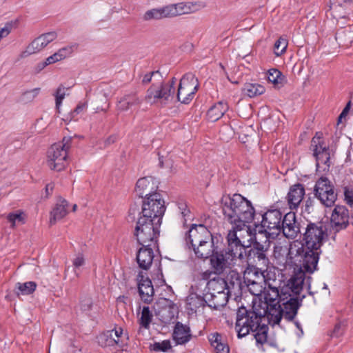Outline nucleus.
Wrapping results in <instances>:
<instances>
[{"mask_svg":"<svg viewBox=\"0 0 353 353\" xmlns=\"http://www.w3.org/2000/svg\"><path fill=\"white\" fill-rule=\"evenodd\" d=\"M263 266L260 268L257 266H249L244 272L243 279L245 283L255 282V281H264L265 276L263 275L264 271Z\"/></svg>","mask_w":353,"mask_h":353,"instance_id":"nucleus-27","label":"nucleus"},{"mask_svg":"<svg viewBox=\"0 0 353 353\" xmlns=\"http://www.w3.org/2000/svg\"><path fill=\"white\" fill-rule=\"evenodd\" d=\"M154 246H142L137 254V261L139 267L143 270H148L154 259Z\"/></svg>","mask_w":353,"mask_h":353,"instance_id":"nucleus-24","label":"nucleus"},{"mask_svg":"<svg viewBox=\"0 0 353 353\" xmlns=\"http://www.w3.org/2000/svg\"><path fill=\"white\" fill-rule=\"evenodd\" d=\"M39 91L40 88H34L25 92L22 95V100L26 103L33 101L39 94Z\"/></svg>","mask_w":353,"mask_h":353,"instance_id":"nucleus-52","label":"nucleus"},{"mask_svg":"<svg viewBox=\"0 0 353 353\" xmlns=\"http://www.w3.org/2000/svg\"><path fill=\"white\" fill-rule=\"evenodd\" d=\"M343 325L341 323H337L335 325L334 330H332L331 336L334 337H339L343 334Z\"/></svg>","mask_w":353,"mask_h":353,"instance_id":"nucleus-59","label":"nucleus"},{"mask_svg":"<svg viewBox=\"0 0 353 353\" xmlns=\"http://www.w3.org/2000/svg\"><path fill=\"white\" fill-rule=\"evenodd\" d=\"M221 208L225 221L236 229L243 228L253 219L255 210L251 202L239 194L222 199Z\"/></svg>","mask_w":353,"mask_h":353,"instance_id":"nucleus-3","label":"nucleus"},{"mask_svg":"<svg viewBox=\"0 0 353 353\" xmlns=\"http://www.w3.org/2000/svg\"><path fill=\"white\" fill-rule=\"evenodd\" d=\"M199 88V82L192 73L184 74L180 79L177 92L175 95L176 101L188 104L194 97Z\"/></svg>","mask_w":353,"mask_h":353,"instance_id":"nucleus-11","label":"nucleus"},{"mask_svg":"<svg viewBox=\"0 0 353 353\" xmlns=\"http://www.w3.org/2000/svg\"><path fill=\"white\" fill-rule=\"evenodd\" d=\"M288 47V41L285 39L280 37L274 43V52L276 56H281L285 52Z\"/></svg>","mask_w":353,"mask_h":353,"instance_id":"nucleus-47","label":"nucleus"},{"mask_svg":"<svg viewBox=\"0 0 353 353\" xmlns=\"http://www.w3.org/2000/svg\"><path fill=\"white\" fill-rule=\"evenodd\" d=\"M156 75H159V71L152 72L150 73H148V74H145L143 78V80H142L143 83H148L149 82L151 81L152 77L153 76H156Z\"/></svg>","mask_w":353,"mask_h":353,"instance_id":"nucleus-63","label":"nucleus"},{"mask_svg":"<svg viewBox=\"0 0 353 353\" xmlns=\"http://www.w3.org/2000/svg\"><path fill=\"white\" fill-rule=\"evenodd\" d=\"M7 219L11 223V227L14 228L17 223H24L25 216L22 211L17 210L9 213L7 216Z\"/></svg>","mask_w":353,"mask_h":353,"instance_id":"nucleus-46","label":"nucleus"},{"mask_svg":"<svg viewBox=\"0 0 353 353\" xmlns=\"http://www.w3.org/2000/svg\"><path fill=\"white\" fill-rule=\"evenodd\" d=\"M61 61L59 57V55H57V52L54 53L52 55L48 57L46 59V64L48 65L50 64H52V63H54L56 62H58Z\"/></svg>","mask_w":353,"mask_h":353,"instance_id":"nucleus-61","label":"nucleus"},{"mask_svg":"<svg viewBox=\"0 0 353 353\" xmlns=\"http://www.w3.org/2000/svg\"><path fill=\"white\" fill-rule=\"evenodd\" d=\"M11 28L10 26H6L3 28H0V41L6 37L10 33Z\"/></svg>","mask_w":353,"mask_h":353,"instance_id":"nucleus-62","label":"nucleus"},{"mask_svg":"<svg viewBox=\"0 0 353 353\" xmlns=\"http://www.w3.org/2000/svg\"><path fill=\"white\" fill-rule=\"evenodd\" d=\"M168 18H173L183 14H188L198 12L204 8L205 4L201 1L179 2L166 5Z\"/></svg>","mask_w":353,"mask_h":353,"instance_id":"nucleus-14","label":"nucleus"},{"mask_svg":"<svg viewBox=\"0 0 353 353\" xmlns=\"http://www.w3.org/2000/svg\"><path fill=\"white\" fill-rule=\"evenodd\" d=\"M172 338L177 345L187 343L192 338L190 327L181 322H177L173 330Z\"/></svg>","mask_w":353,"mask_h":353,"instance_id":"nucleus-23","label":"nucleus"},{"mask_svg":"<svg viewBox=\"0 0 353 353\" xmlns=\"http://www.w3.org/2000/svg\"><path fill=\"white\" fill-rule=\"evenodd\" d=\"M152 318L153 314L150 310L149 307L144 306L142 309L141 317L139 320L140 325L145 329H149Z\"/></svg>","mask_w":353,"mask_h":353,"instance_id":"nucleus-41","label":"nucleus"},{"mask_svg":"<svg viewBox=\"0 0 353 353\" xmlns=\"http://www.w3.org/2000/svg\"><path fill=\"white\" fill-rule=\"evenodd\" d=\"M157 185L151 176H146L139 179L136 183L135 192L141 198H146L157 192Z\"/></svg>","mask_w":353,"mask_h":353,"instance_id":"nucleus-20","label":"nucleus"},{"mask_svg":"<svg viewBox=\"0 0 353 353\" xmlns=\"http://www.w3.org/2000/svg\"><path fill=\"white\" fill-rule=\"evenodd\" d=\"M283 214L280 210L271 209L262 214V220L256 228H261L259 233H265L268 238H275L281 233V225L283 219Z\"/></svg>","mask_w":353,"mask_h":353,"instance_id":"nucleus-10","label":"nucleus"},{"mask_svg":"<svg viewBox=\"0 0 353 353\" xmlns=\"http://www.w3.org/2000/svg\"><path fill=\"white\" fill-rule=\"evenodd\" d=\"M305 273L297 271L281 288V301L276 307L272 308L270 316L274 323H279L282 318L292 321L295 318L303 299L305 295H301L303 288Z\"/></svg>","mask_w":353,"mask_h":353,"instance_id":"nucleus-2","label":"nucleus"},{"mask_svg":"<svg viewBox=\"0 0 353 353\" xmlns=\"http://www.w3.org/2000/svg\"><path fill=\"white\" fill-rule=\"evenodd\" d=\"M41 42L39 37L36 38L26 48V50L22 52L21 57H26L30 54L37 53L41 50L45 46Z\"/></svg>","mask_w":353,"mask_h":353,"instance_id":"nucleus-40","label":"nucleus"},{"mask_svg":"<svg viewBox=\"0 0 353 353\" xmlns=\"http://www.w3.org/2000/svg\"><path fill=\"white\" fill-rule=\"evenodd\" d=\"M176 82L175 77L168 82L159 84H152L148 89L145 101L150 104H159L161 106L172 105L176 102L175 88Z\"/></svg>","mask_w":353,"mask_h":353,"instance_id":"nucleus-5","label":"nucleus"},{"mask_svg":"<svg viewBox=\"0 0 353 353\" xmlns=\"http://www.w3.org/2000/svg\"><path fill=\"white\" fill-rule=\"evenodd\" d=\"M228 110V103L226 102L219 101L208 110L207 112L208 119L210 121L215 122L221 119Z\"/></svg>","mask_w":353,"mask_h":353,"instance_id":"nucleus-30","label":"nucleus"},{"mask_svg":"<svg viewBox=\"0 0 353 353\" xmlns=\"http://www.w3.org/2000/svg\"><path fill=\"white\" fill-rule=\"evenodd\" d=\"M259 223H257V225ZM257 230L259 231V230H261V228H256V224H255V228L252 229V228H251V227L250 225H248L247 223H245V226L243 227V228L236 229V228H234V227H232V229L230 230L228 232L233 231L236 234V235L238 236V239H239V241L242 243L241 239L244 237L242 232H246L247 234L250 237V240H252L253 238L255 237L256 232Z\"/></svg>","mask_w":353,"mask_h":353,"instance_id":"nucleus-39","label":"nucleus"},{"mask_svg":"<svg viewBox=\"0 0 353 353\" xmlns=\"http://www.w3.org/2000/svg\"><path fill=\"white\" fill-rule=\"evenodd\" d=\"M250 292L254 296H260L266 290L265 281L245 283Z\"/></svg>","mask_w":353,"mask_h":353,"instance_id":"nucleus-44","label":"nucleus"},{"mask_svg":"<svg viewBox=\"0 0 353 353\" xmlns=\"http://www.w3.org/2000/svg\"><path fill=\"white\" fill-rule=\"evenodd\" d=\"M68 213V203L65 199H61L50 212V224L54 225L64 218Z\"/></svg>","mask_w":353,"mask_h":353,"instance_id":"nucleus-25","label":"nucleus"},{"mask_svg":"<svg viewBox=\"0 0 353 353\" xmlns=\"http://www.w3.org/2000/svg\"><path fill=\"white\" fill-rule=\"evenodd\" d=\"M171 347L172 346L169 340H164L161 342H155L150 345V349L154 352H165L171 349Z\"/></svg>","mask_w":353,"mask_h":353,"instance_id":"nucleus-49","label":"nucleus"},{"mask_svg":"<svg viewBox=\"0 0 353 353\" xmlns=\"http://www.w3.org/2000/svg\"><path fill=\"white\" fill-rule=\"evenodd\" d=\"M265 91V87L257 83H246L243 88V94L249 97H255L261 95Z\"/></svg>","mask_w":353,"mask_h":353,"instance_id":"nucleus-34","label":"nucleus"},{"mask_svg":"<svg viewBox=\"0 0 353 353\" xmlns=\"http://www.w3.org/2000/svg\"><path fill=\"white\" fill-rule=\"evenodd\" d=\"M109 330L102 333L98 337V343L103 347H111L119 345Z\"/></svg>","mask_w":353,"mask_h":353,"instance_id":"nucleus-42","label":"nucleus"},{"mask_svg":"<svg viewBox=\"0 0 353 353\" xmlns=\"http://www.w3.org/2000/svg\"><path fill=\"white\" fill-rule=\"evenodd\" d=\"M350 108H351V101H349L347 103V105H345V107L344 108V109L343 110V111L341 112V113L340 114V115L339 116L338 120H337V125L342 123L343 122V119L345 120V118L347 116Z\"/></svg>","mask_w":353,"mask_h":353,"instance_id":"nucleus-55","label":"nucleus"},{"mask_svg":"<svg viewBox=\"0 0 353 353\" xmlns=\"http://www.w3.org/2000/svg\"><path fill=\"white\" fill-rule=\"evenodd\" d=\"M210 341L212 346L214 348L216 353H229L228 345L222 343L221 336L218 333L212 334Z\"/></svg>","mask_w":353,"mask_h":353,"instance_id":"nucleus-36","label":"nucleus"},{"mask_svg":"<svg viewBox=\"0 0 353 353\" xmlns=\"http://www.w3.org/2000/svg\"><path fill=\"white\" fill-rule=\"evenodd\" d=\"M57 37L56 32H49L39 37L43 46L46 47L48 43L54 41Z\"/></svg>","mask_w":353,"mask_h":353,"instance_id":"nucleus-53","label":"nucleus"},{"mask_svg":"<svg viewBox=\"0 0 353 353\" xmlns=\"http://www.w3.org/2000/svg\"><path fill=\"white\" fill-rule=\"evenodd\" d=\"M138 291L141 299L146 303H150L153 300L154 288L151 280L145 277L143 272L137 275Z\"/></svg>","mask_w":353,"mask_h":353,"instance_id":"nucleus-19","label":"nucleus"},{"mask_svg":"<svg viewBox=\"0 0 353 353\" xmlns=\"http://www.w3.org/2000/svg\"><path fill=\"white\" fill-rule=\"evenodd\" d=\"M37 288V283L33 281L25 283L18 282L15 284L14 292L17 296L28 295L34 292Z\"/></svg>","mask_w":353,"mask_h":353,"instance_id":"nucleus-35","label":"nucleus"},{"mask_svg":"<svg viewBox=\"0 0 353 353\" xmlns=\"http://www.w3.org/2000/svg\"><path fill=\"white\" fill-rule=\"evenodd\" d=\"M161 223L139 216L133 230V236L142 246L157 247Z\"/></svg>","mask_w":353,"mask_h":353,"instance_id":"nucleus-6","label":"nucleus"},{"mask_svg":"<svg viewBox=\"0 0 353 353\" xmlns=\"http://www.w3.org/2000/svg\"><path fill=\"white\" fill-rule=\"evenodd\" d=\"M331 226L335 232L347 228L349 224V212L343 205H336L331 215Z\"/></svg>","mask_w":353,"mask_h":353,"instance_id":"nucleus-18","label":"nucleus"},{"mask_svg":"<svg viewBox=\"0 0 353 353\" xmlns=\"http://www.w3.org/2000/svg\"><path fill=\"white\" fill-rule=\"evenodd\" d=\"M85 263V260L82 254H77V256L73 259L72 264L75 269L74 272L77 276H79V274L77 272V270L84 265Z\"/></svg>","mask_w":353,"mask_h":353,"instance_id":"nucleus-54","label":"nucleus"},{"mask_svg":"<svg viewBox=\"0 0 353 353\" xmlns=\"http://www.w3.org/2000/svg\"><path fill=\"white\" fill-rule=\"evenodd\" d=\"M225 281H228V290L231 292V290H239L241 288V276L236 271H230L228 274Z\"/></svg>","mask_w":353,"mask_h":353,"instance_id":"nucleus-38","label":"nucleus"},{"mask_svg":"<svg viewBox=\"0 0 353 353\" xmlns=\"http://www.w3.org/2000/svg\"><path fill=\"white\" fill-rule=\"evenodd\" d=\"M227 248L219 252L215 251L210 258V264L214 273L221 274L227 269L238 265L245 259V245L241 243L236 234L228 232Z\"/></svg>","mask_w":353,"mask_h":353,"instance_id":"nucleus-4","label":"nucleus"},{"mask_svg":"<svg viewBox=\"0 0 353 353\" xmlns=\"http://www.w3.org/2000/svg\"><path fill=\"white\" fill-rule=\"evenodd\" d=\"M109 331L110 332V333H112L111 334L113 336L115 340L117 341V343L119 344V339L123 334V330L121 327H119Z\"/></svg>","mask_w":353,"mask_h":353,"instance_id":"nucleus-60","label":"nucleus"},{"mask_svg":"<svg viewBox=\"0 0 353 353\" xmlns=\"http://www.w3.org/2000/svg\"><path fill=\"white\" fill-rule=\"evenodd\" d=\"M292 248V243H290L289 247L282 245L281 244L276 245L274 247L273 256L275 259L278 260L279 263L288 264L290 265H294L299 268L298 271H303L305 274L307 272L305 270V261L303 259H301L300 261H295L290 256Z\"/></svg>","mask_w":353,"mask_h":353,"instance_id":"nucleus-15","label":"nucleus"},{"mask_svg":"<svg viewBox=\"0 0 353 353\" xmlns=\"http://www.w3.org/2000/svg\"><path fill=\"white\" fill-rule=\"evenodd\" d=\"M267 79L269 82L272 83L275 85H282L283 84L284 77L277 69L272 68L269 70L267 74Z\"/></svg>","mask_w":353,"mask_h":353,"instance_id":"nucleus-43","label":"nucleus"},{"mask_svg":"<svg viewBox=\"0 0 353 353\" xmlns=\"http://www.w3.org/2000/svg\"><path fill=\"white\" fill-rule=\"evenodd\" d=\"M314 194L321 203L325 207L332 206L337 199V194L334 190L333 183L327 177L324 176L316 181L314 188Z\"/></svg>","mask_w":353,"mask_h":353,"instance_id":"nucleus-13","label":"nucleus"},{"mask_svg":"<svg viewBox=\"0 0 353 353\" xmlns=\"http://www.w3.org/2000/svg\"><path fill=\"white\" fill-rule=\"evenodd\" d=\"M165 209V201L162 195L160 193H153L143 199L141 211L139 212V216L152 219L153 221L161 224Z\"/></svg>","mask_w":353,"mask_h":353,"instance_id":"nucleus-9","label":"nucleus"},{"mask_svg":"<svg viewBox=\"0 0 353 353\" xmlns=\"http://www.w3.org/2000/svg\"><path fill=\"white\" fill-rule=\"evenodd\" d=\"M71 137H64L61 143L53 144L47 154L48 166L53 170L59 172L65 168L68 163V151L71 147Z\"/></svg>","mask_w":353,"mask_h":353,"instance_id":"nucleus-8","label":"nucleus"},{"mask_svg":"<svg viewBox=\"0 0 353 353\" xmlns=\"http://www.w3.org/2000/svg\"><path fill=\"white\" fill-rule=\"evenodd\" d=\"M228 283L225 279L217 278L214 279L208 282V292L210 294H221L227 293L228 295L230 293L228 290Z\"/></svg>","mask_w":353,"mask_h":353,"instance_id":"nucleus-29","label":"nucleus"},{"mask_svg":"<svg viewBox=\"0 0 353 353\" xmlns=\"http://www.w3.org/2000/svg\"><path fill=\"white\" fill-rule=\"evenodd\" d=\"M141 102V100L135 94L125 95L119 101L118 108L121 111H127L139 105Z\"/></svg>","mask_w":353,"mask_h":353,"instance_id":"nucleus-33","label":"nucleus"},{"mask_svg":"<svg viewBox=\"0 0 353 353\" xmlns=\"http://www.w3.org/2000/svg\"><path fill=\"white\" fill-rule=\"evenodd\" d=\"M279 285H271L266 287L264 290V299L268 305V312L270 314L272 308H274L281 301V290H279Z\"/></svg>","mask_w":353,"mask_h":353,"instance_id":"nucleus-22","label":"nucleus"},{"mask_svg":"<svg viewBox=\"0 0 353 353\" xmlns=\"http://www.w3.org/2000/svg\"><path fill=\"white\" fill-rule=\"evenodd\" d=\"M326 237V228L322 223H309L303 234L304 243L292 242L290 256L296 261L304 260L307 273L312 274L316 270L321 247Z\"/></svg>","mask_w":353,"mask_h":353,"instance_id":"nucleus-1","label":"nucleus"},{"mask_svg":"<svg viewBox=\"0 0 353 353\" xmlns=\"http://www.w3.org/2000/svg\"><path fill=\"white\" fill-rule=\"evenodd\" d=\"M77 48V44H72L69 46H64L61 48H60L57 52V55H59V57L60 60H63L65 59L66 57H70L74 51Z\"/></svg>","mask_w":353,"mask_h":353,"instance_id":"nucleus-48","label":"nucleus"},{"mask_svg":"<svg viewBox=\"0 0 353 353\" xmlns=\"http://www.w3.org/2000/svg\"><path fill=\"white\" fill-rule=\"evenodd\" d=\"M192 250L195 256L199 259H206L209 257L211 258L215 252L214 239L206 241L205 243L192 248Z\"/></svg>","mask_w":353,"mask_h":353,"instance_id":"nucleus-26","label":"nucleus"},{"mask_svg":"<svg viewBox=\"0 0 353 353\" xmlns=\"http://www.w3.org/2000/svg\"><path fill=\"white\" fill-rule=\"evenodd\" d=\"M54 96H55V101H56V108L57 109H59V108L62 103V101L64 99L65 96V88L62 85H60L58 87Z\"/></svg>","mask_w":353,"mask_h":353,"instance_id":"nucleus-51","label":"nucleus"},{"mask_svg":"<svg viewBox=\"0 0 353 353\" xmlns=\"http://www.w3.org/2000/svg\"><path fill=\"white\" fill-rule=\"evenodd\" d=\"M313 155L316 158L317 171H326L330 166L329 147L321 140V134L316 133L311 141Z\"/></svg>","mask_w":353,"mask_h":353,"instance_id":"nucleus-12","label":"nucleus"},{"mask_svg":"<svg viewBox=\"0 0 353 353\" xmlns=\"http://www.w3.org/2000/svg\"><path fill=\"white\" fill-rule=\"evenodd\" d=\"M213 239L210 230L203 225H194L188 231L185 238L187 244L192 248Z\"/></svg>","mask_w":353,"mask_h":353,"instance_id":"nucleus-16","label":"nucleus"},{"mask_svg":"<svg viewBox=\"0 0 353 353\" xmlns=\"http://www.w3.org/2000/svg\"><path fill=\"white\" fill-rule=\"evenodd\" d=\"M87 103H79L73 112L71 113L72 117H74L75 115L83 112L87 108Z\"/></svg>","mask_w":353,"mask_h":353,"instance_id":"nucleus-58","label":"nucleus"},{"mask_svg":"<svg viewBox=\"0 0 353 353\" xmlns=\"http://www.w3.org/2000/svg\"><path fill=\"white\" fill-rule=\"evenodd\" d=\"M205 296L208 301V306L215 310H219L225 306L229 299V295H228L227 293H205Z\"/></svg>","mask_w":353,"mask_h":353,"instance_id":"nucleus-28","label":"nucleus"},{"mask_svg":"<svg viewBox=\"0 0 353 353\" xmlns=\"http://www.w3.org/2000/svg\"><path fill=\"white\" fill-rule=\"evenodd\" d=\"M263 316L254 310H248L245 307H239L236 313V330L238 337L242 338L250 332H256L260 327Z\"/></svg>","mask_w":353,"mask_h":353,"instance_id":"nucleus-7","label":"nucleus"},{"mask_svg":"<svg viewBox=\"0 0 353 353\" xmlns=\"http://www.w3.org/2000/svg\"><path fill=\"white\" fill-rule=\"evenodd\" d=\"M168 18L166 6L147 10L143 15V21L161 20Z\"/></svg>","mask_w":353,"mask_h":353,"instance_id":"nucleus-32","label":"nucleus"},{"mask_svg":"<svg viewBox=\"0 0 353 353\" xmlns=\"http://www.w3.org/2000/svg\"><path fill=\"white\" fill-rule=\"evenodd\" d=\"M344 196H345V200L346 203L350 205L351 207L353 206V192L352 190H350L347 188H345L344 190Z\"/></svg>","mask_w":353,"mask_h":353,"instance_id":"nucleus-57","label":"nucleus"},{"mask_svg":"<svg viewBox=\"0 0 353 353\" xmlns=\"http://www.w3.org/2000/svg\"><path fill=\"white\" fill-rule=\"evenodd\" d=\"M305 191L303 185L296 183L290 186L286 199L290 210H296L302 202Z\"/></svg>","mask_w":353,"mask_h":353,"instance_id":"nucleus-21","label":"nucleus"},{"mask_svg":"<svg viewBox=\"0 0 353 353\" xmlns=\"http://www.w3.org/2000/svg\"><path fill=\"white\" fill-rule=\"evenodd\" d=\"M251 251L252 252L254 258L256 259L257 264L259 265L263 266L264 268L268 266L269 259L265 254L267 248H265L263 244L259 242H255L253 244Z\"/></svg>","mask_w":353,"mask_h":353,"instance_id":"nucleus-31","label":"nucleus"},{"mask_svg":"<svg viewBox=\"0 0 353 353\" xmlns=\"http://www.w3.org/2000/svg\"><path fill=\"white\" fill-rule=\"evenodd\" d=\"M187 301L191 310L196 311L199 307H204L205 305H208L205 294L203 297L196 294H192L188 296Z\"/></svg>","mask_w":353,"mask_h":353,"instance_id":"nucleus-37","label":"nucleus"},{"mask_svg":"<svg viewBox=\"0 0 353 353\" xmlns=\"http://www.w3.org/2000/svg\"><path fill=\"white\" fill-rule=\"evenodd\" d=\"M281 232L288 239H295L301 233V224L294 212H290L284 215Z\"/></svg>","mask_w":353,"mask_h":353,"instance_id":"nucleus-17","label":"nucleus"},{"mask_svg":"<svg viewBox=\"0 0 353 353\" xmlns=\"http://www.w3.org/2000/svg\"><path fill=\"white\" fill-rule=\"evenodd\" d=\"M267 330L268 327L260 324L259 328L257 331L254 332V334L256 343L263 344L267 340Z\"/></svg>","mask_w":353,"mask_h":353,"instance_id":"nucleus-50","label":"nucleus"},{"mask_svg":"<svg viewBox=\"0 0 353 353\" xmlns=\"http://www.w3.org/2000/svg\"><path fill=\"white\" fill-rule=\"evenodd\" d=\"M182 216V218L184 219L183 223L185 224L188 220L190 219V211L188 208L185 210L181 214Z\"/></svg>","mask_w":353,"mask_h":353,"instance_id":"nucleus-64","label":"nucleus"},{"mask_svg":"<svg viewBox=\"0 0 353 353\" xmlns=\"http://www.w3.org/2000/svg\"><path fill=\"white\" fill-rule=\"evenodd\" d=\"M92 301L90 297H84L81 300V308L83 311H88L91 309Z\"/></svg>","mask_w":353,"mask_h":353,"instance_id":"nucleus-56","label":"nucleus"},{"mask_svg":"<svg viewBox=\"0 0 353 353\" xmlns=\"http://www.w3.org/2000/svg\"><path fill=\"white\" fill-rule=\"evenodd\" d=\"M263 271L266 287H270V284L273 286L279 285V281L276 279V275L274 271H272L271 269H268V267L263 268Z\"/></svg>","mask_w":353,"mask_h":353,"instance_id":"nucleus-45","label":"nucleus"}]
</instances>
